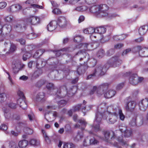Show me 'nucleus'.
Segmentation results:
<instances>
[{"label": "nucleus", "mask_w": 148, "mask_h": 148, "mask_svg": "<svg viewBox=\"0 0 148 148\" xmlns=\"http://www.w3.org/2000/svg\"><path fill=\"white\" fill-rule=\"evenodd\" d=\"M83 39V38L80 36H77L74 37L73 40L75 42H79L82 41Z\"/></svg>", "instance_id": "obj_38"}, {"label": "nucleus", "mask_w": 148, "mask_h": 148, "mask_svg": "<svg viewBox=\"0 0 148 148\" xmlns=\"http://www.w3.org/2000/svg\"><path fill=\"white\" fill-rule=\"evenodd\" d=\"M139 56L141 57H146L148 56V48H142L140 51Z\"/></svg>", "instance_id": "obj_20"}, {"label": "nucleus", "mask_w": 148, "mask_h": 148, "mask_svg": "<svg viewBox=\"0 0 148 148\" xmlns=\"http://www.w3.org/2000/svg\"><path fill=\"white\" fill-rule=\"evenodd\" d=\"M13 18V17L11 16H5L4 19L5 21L8 22H10Z\"/></svg>", "instance_id": "obj_44"}, {"label": "nucleus", "mask_w": 148, "mask_h": 148, "mask_svg": "<svg viewBox=\"0 0 148 148\" xmlns=\"http://www.w3.org/2000/svg\"><path fill=\"white\" fill-rule=\"evenodd\" d=\"M135 107V104L133 101L127 102L125 107L126 110L127 111H132Z\"/></svg>", "instance_id": "obj_12"}, {"label": "nucleus", "mask_w": 148, "mask_h": 148, "mask_svg": "<svg viewBox=\"0 0 148 148\" xmlns=\"http://www.w3.org/2000/svg\"><path fill=\"white\" fill-rule=\"evenodd\" d=\"M81 45L82 47H84L86 48L87 49H88L89 50L90 49L89 47L91 46V45L89 44L86 43V44H80V45H78V46H77V48H80V47L79 46Z\"/></svg>", "instance_id": "obj_46"}, {"label": "nucleus", "mask_w": 148, "mask_h": 148, "mask_svg": "<svg viewBox=\"0 0 148 148\" xmlns=\"http://www.w3.org/2000/svg\"><path fill=\"white\" fill-rule=\"evenodd\" d=\"M45 50L43 49H39L37 51L34 55V57L35 58L39 57L43 53Z\"/></svg>", "instance_id": "obj_30"}, {"label": "nucleus", "mask_w": 148, "mask_h": 148, "mask_svg": "<svg viewBox=\"0 0 148 148\" xmlns=\"http://www.w3.org/2000/svg\"><path fill=\"white\" fill-rule=\"evenodd\" d=\"M45 97V94L43 92L38 93L36 97L37 101H40L43 100Z\"/></svg>", "instance_id": "obj_28"}, {"label": "nucleus", "mask_w": 148, "mask_h": 148, "mask_svg": "<svg viewBox=\"0 0 148 148\" xmlns=\"http://www.w3.org/2000/svg\"><path fill=\"white\" fill-rule=\"evenodd\" d=\"M74 147L73 144L72 143H65L63 145V148H73Z\"/></svg>", "instance_id": "obj_40"}, {"label": "nucleus", "mask_w": 148, "mask_h": 148, "mask_svg": "<svg viewBox=\"0 0 148 148\" xmlns=\"http://www.w3.org/2000/svg\"><path fill=\"white\" fill-rule=\"evenodd\" d=\"M17 104L23 109H25L27 108V106L25 101L21 98H19L17 100Z\"/></svg>", "instance_id": "obj_21"}, {"label": "nucleus", "mask_w": 148, "mask_h": 148, "mask_svg": "<svg viewBox=\"0 0 148 148\" xmlns=\"http://www.w3.org/2000/svg\"><path fill=\"white\" fill-rule=\"evenodd\" d=\"M77 54L81 56H82V55L86 56L88 58V56L87 54L85 52V51L84 50H82L78 52Z\"/></svg>", "instance_id": "obj_45"}, {"label": "nucleus", "mask_w": 148, "mask_h": 148, "mask_svg": "<svg viewBox=\"0 0 148 148\" xmlns=\"http://www.w3.org/2000/svg\"><path fill=\"white\" fill-rule=\"evenodd\" d=\"M129 82L130 84L135 85L138 83V76L136 74H133L130 77Z\"/></svg>", "instance_id": "obj_13"}, {"label": "nucleus", "mask_w": 148, "mask_h": 148, "mask_svg": "<svg viewBox=\"0 0 148 148\" xmlns=\"http://www.w3.org/2000/svg\"><path fill=\"white\" fill-rule=\"evenodd\" d=\"M42 132L43 134V137L45 139V141L47 143V144H49L50 143L51 141L49 138L47 136V134L46 133L45 131L43 130H42Z\"/></svg>", "instance_id": "obj_33"}, {"label": "nucleus", "mask_w": 148, "mask_h": 148, "mask_svg": "<svg viewBox=\"0 0 148 148\" xmlns=\"http://www.w3.org/2000/svg\"><path fill=\"white\" fill-rule=\"evenodd\" d=\"M9 147L10 148H18L16 143L13 141L10 142Z\"/></svg>", "instance_id": "obj_41"}, {"label": "nucleus", "mask_w": 148, "mask_h": 148, "mask_svg": "<svg viewBox=\"0 0 148 148\" xmlns=\"http://www.w3.org/2000/svg\"><path fill=\"white\" fill-rule=\"evenodd\" d=\"M76 87H73V88L71 89L69 92H67L68 94H69L70 96H73L76 91Z\"/></svg>", "instance_id": "obj_39"}, {"label": "nucleus", "mask_w": 148, "mask_h": 148, "mask_svg": "<svg viewBox=\"0 0 148 148\" xmlns=\"http://www.w3.org/2000/svg\"><path fill=\"white\" fill-rule=\"evenodd\" d=\"M99 15L102 16H106L108 15V10L109 7L107 5L105 4H101L99 5Z\"/></svg>", "instance_id": "obj_4"}, {"label": "nucleus", "mask_w": 148, "mask_h": 148, "mask_svg": "<svg viewBox=\"0 0 148 148\" xmlns=\"http://www.w3.org/2000/svg\"><path fill=\"white\" fill-rule=\"evenodd\" d=\"M14 27L15 29L18 30L21 28L22 26L20 23H17L15 24H14Z\"/></svg>", "instance_id": "obj_54"}, {"label": "nucleus", "mask_w": 148, "mask_h": 148, "mask_svg": "<svg viewBox=\"0 0 148 148\" xmlns=\"http://www.w3.org/2000/svg\"><path fill=\"white\" fill-rule=\"evenodd\" d=\"M123 46V45L122 44H118L114 46V48L116 49H120Z\"/></svg>", "instance_id": "obj_63"}, {"label": "nucleus", "mask_w": 148, "mask_h": 148, "mask_svg": "<svg viewBox=\"0 0 148 148\" xmlns=\"http://www.w3.org/2000/svg\"><path fill=\"white\" fill-rule=\"evenodd\" d=\"M28 144V141L26 140H24L19 141L18 145L20 148H25Z\"/></svg>", "instance_id": "obj_22"}, {"label": "nucleus", "mask_w": 148, "mask_h": 148, "mask_svg": "<svg viewBox=\"0 0 148 148\" xmlns=\"http://www.w3.org/2000/svg\"><path fill=\"white\" fill-rule=\"evenodd\" d=\"M78 122L80 125L77 124L75 125V128H81L82 130L84 129L87 124V123L84 119H80L78 121Z\"/></svg>", "instance_id": "obj_15"}, {"label": "nucleus", "mask_w": 148, "mask_h": 148, "mask_svg": "<svg viewBox=\"0 0 148 148\" xmlns=\"http://www.w3.org/2000/svg\"><path fill=\"white\" fill-rule=\"evenodd\" d=\"M83 136L84 135L82 133L80 132L78 133L76 136L75 139L77 140H79L83 137Z\"/></svg>", "instance_id": "obj_52"}, {"label": "nucleus", "mask_w": 148, "mask_h": 148, "mask_svg": "<svg viewBox=\"0 0 148 148\" xmlns=\"http://www.w3.org/2000/svg\"><path fill=\"white\" fill-rule=\"evenodd\" d=\"M34 2L33 0H27L25 3L26 4H31L32 7L34 9H43V8L42 6H40L36 4H32V3Z\"/></svg>", "instance_id": "obj_18"}, {"label": "nucleus", "mask_w": 148, "mask_h": 148, "mask_svg": "<svg viewBox=\"0 0 148 148\" xmlns=\"http://www.w3.org/2000/svg\"><path fill=\"white\" fill-rule=\"evenodd\" d=\"M8 129L7 126L5 124H3L2 125L1 127L0 126V129L2 130H6Z\"/></svg>", "instance_id": "obj_64"}, {"label": "nucleus", "mask_w": 148, "mask_h": 148, "mask_svg": "<svg viewBox=\"0 0 148 148\" xmlns=\"http://www.w3.org/2000/svg\"><path fill=\"white\" fill-rule=\"evenodd\" d=\"M115 93V91L113 90H110L108 91L106 93H104V96L106 98H110L114 96Z\"/></svg>", "instance_id": "obj_25"}, {"label": "nucleus", "mask_w": 148, "mask_h": 148, "mask_svg": "<svg viewBox=\"0 0 148 148\" xmlns=\"http://www.w3.org/2000/svg\"><path fill=\"white\" fill-rule=\"evenodd\" d=\"M90 145H97L99 143V141L97 140L92 137H90Z\"/></svg>", "instance_id": "obj_37"}, {"label": "nucleus", "mask_w": 148, "mask_h": 148, "mask_svg": "<svg viewBox=\"0 0 148 148\" xmlns=\"http://www.w3.org/2000/svg\"><path fill=\"white\" fill-rule=\"evenodd\" d=\"M53 13L55 14H58L61 13L60 11L58 8H54L52 11Z\"/></svg>", "instance_id": "obj_59"}, {"label": "nucleus", "mask_w": 148, "mask_h": 148, "mask_svg": "<svg viewBox=\"0 0 148 148\" xmlns=\"http://www.w3.org/2000/svg\"><path fill=\"white\" fill-rule=\"evenodd\" d=\"M60 93V91H59V92L58 91L56 94V99L58 102V106L60 107H62L64 106L67 103V101L64 100H61L58 101V99H60V97H64L63 95H59V94Z\"/></svg>", "instance_id": "obj_7"}, {"label": "nucleus", "mask_w": 148, "mask_h": 148, "mask_svg": "<svg viewBox=\"0 0 148 148\" xmlns=\"http://www.w3.org/2000/svg\"><path fill=\"white\" fill-rule=\"evenodd\" d=\"M104 134L106 140H108L109 139L110 133L109 132H104Z\"/></svg>", "instance_id": "obj_57"}, {"label": "nucleus", "mask_w": 148, "mask_h": 148, "mask_svg": "<svg viewBox=\"0 0 148 148\" xmlns=\"http://www.w3.org/2000/svg\"><path fill=\"white\" fill-rule=\"evenodd\" d=\"M84 32L86 34H92L95 33V29L92 27H90L85 29L84 30Z\"/></svg>", "instance_id": "obj_29"}, {"label": "nucleus", "mask_w": 148, "mask_h": 148, "mask_svg": "<svg viewBox=\"0 0 148 148\" xmlns=\"http://www.w3.org/2000/svg\"><path fill=\"white\" fill-rule=\"evenodd\" d=\"M47 88L49 90H50L53 87V84L51 83H48L46 86Z\"/></svg>", "instance_id": "obj_62"}, {"label": "nucleus", "mask_w": 148, "mask_h": 148, "mask_svg": "<svg viewBox=\"0 0 148 148\" xmlns=\"http://www.w3.org/2000/svg\"><path fill=\"white\" fill-rule=\"evenodd\" d=\"M106 28L104 27H100L95 28V33L99 34H104L106 32Z\"/></svg>", "instance_id": "obj_27"}, {"label": "nucleus", "mask_w": 148, "mask_h": 148, "mask_svg": "<svg viewBox=\"0 0 148 148\" xmlns=\"http://www.w3.org/2000/svg\"><path fill=\"white\" fill-rule=\"evenodd\" d=\"M29 145L33 146H38L40 144V141L36 138H32L29 142Z\"/></svg>", "instance_id": "obj_26"}, {"label": "nucleus", "mask_w": 148, "mask_h": 148, "mask_svg": "<svg viewBox=\"0 0 148 148\" xmlns=\"http://www.w3.org/2000/svg\"><path fill=\"white\" fill-rule=\"evenodd\" d=\"M31 56V55L30 53H26L23 56V59L24 60H26L27 58H29Z\"/></svg>", "instance_id": "obj_50"}, {"label": "nucleus", "mask_w": 148, "mask_h": 148, "mask_svg": "<svg viewBox=\"0 0 148 148\" xmlns=\"http://www.w3.org/2000/svg\"><path fill=\"white\" fill-rule=\"evenodd\" d=\"M114 115L109 114L106 119L108 123L111 124H113L116 122L117 115L116 113H114Z\"/></svg>", "instance_id": "obj_9"}, {"label": "nucleus", "mask_w": 148, "mask_h": 148, "mask_svg": "<svg viewBox=\"0 0 148 148\" xmlns=\"http://www.w3.org/2000/svg\"><path fill=\"white\" fill-rule=\"evenodd\" d=\"M104 55V51L102 49L99 51L97 53V56L98 57L101 58Z\"/></svg>", "instance_id": "obj_47"}, {"label": "nucleus", "mask_w": 148, "mask_h": 148, "mask_svg": "<svg viewBox=\"0 0 148 148\" xmlns=\"http://www.w3.org/2000/svg\"><path fill=\"white\" fill-rule=\"evenodd\" d=\"M138 105L140 109L145 110L148 106V99L146 98L143 100L139 103Z\"/></svg>", "instance_id": "obj_10"}, {"label": "nucleus", "mask_w": 148, "mask_h": 148, "mask_svg": "<svg viewBox=\"0 0 148 148\" xmlns=\"http://www.w3.org/2000/svg\"><path fill=\"white\" fill-rule=\"evenodd\" d=\"M88 8L86 6H83L77 7L75 9V10L79 12H82L86 10Z\"/></svg>", "instance_id": "obj_35"}, {"label": "nucleus", "mask_w": 148, "mask_h": 148, "mask_svg": "<svg viewBox=\"0 0 148 148\" xmlns=\"http://www.w3.org/2000/svg\"><path fill=\"white\" fill-rule=\"evenodd\" d=\"M118 111L120 119L121 121H123L125 118V116L123 113L122 110L120 108H119L118 109Z\"/></svg>", "instance_id": "obj_32"}, {"label": "nucleus", "mask_w": 148, "mask_h": 148, "mask_svg": "<svg viewBox=\"0 0 148 148\" xmlns=\"http://www.w3.org/2000/svg\"><path fill=\"white\" fill-rule=\"evenodd\" d=\"M21 6L19 5L16 4L12 5L9 8V11L12 12L18 11L21 8Z\"/></svg>", "instance_id": "obj_19"}, {"label": "nucleus", "mask_w": 148, "mask_h": 148, "mask_svg": "<svg viewBox=\"0 0 148 148\" xmlns=\"http://www.w3.org/2000/svg\"><path fill=\"white\" fill-rule=\"evenodd\" d=\"M25 66L24 64H21V61L18 60H14L12 63V68L14 73H17L20 69Z\"/></svg>", "instance_id": "obj_3"}, {"label": "nucleus", "mask_w": 148, "mask_h": 148, "mask_svg": "<svg viewBox=\"0 0 148 148\" xmlns=\"http://www.w3.org/2000/svg\"><path fill=\"white\" fill-rule=\"evenodd\" d=\"M119 56H116L112 58L111 59L112 60V61H116L115 64L118 66H119L120 64V63L118 62V60H119Z\"/></svg>", "instance_id": "obj_49"}, {"label": "nucleus", "mask_w": 148, "mask_h": 148, "mask_svg": "<svg viewBox=\"0 0 148 148\" xmlns=\"http://www.w3.org/2000/svg\"><path fill=\"white\" fill-rule=\"evenodd\" d=\"M108 84H103L97 88L95 86L92 87L90 89L89 94L90 95L93 94L95 91L96 90L97 95L98 96L100 97L104 93L103 87H104V88H106Z\"/></svg>", "instance_id": "obj_1"}, {"label": "nucleus", "mask_w": 148, "mask_h": 148, "mask_svg": "<svg viewBox=\"0 0 148 148\" xmlns=\"http://www.w3.org/2000/svg\"><path fill=\"white\" fill-rule=\"evenodd\" d=\"M105 71H106V69L102 68L101 66L100 65L96 67L95 70V72L94 73H95V74L102 75L103 74L102 73H104Z\"/></svg>", "instance_id": "obj_24"}, {"label": "nucleus", "mask_w": 148, "mask_h": 148, "mask_svg": "<svg viewBox=\"0 0 148 148\" xmlns=\"http://www.w3.org/2000/svg\"><path fill=\"white\" fill-rule=\"evenodd\" d=\"M141 47L138 46L136 47H134L133 49L132 50L133 52L134 53L138 52L139 55L140 51L142 49Z\"/></svg>", "instance_id": "obj_43"}, {"label": "nucleus", "mask_w": 148, "mask_h": 148, "mask_svg": "<svg viewBox=\"0 0 148 148\" xmlns=\"http://www.w3.org/2000/svg\"><path fill=\"white\" fill-rule=\"evenodd\" d=\"M99 5H93L90 8L89 10L90 12L98 15L99 12Z\"/></svg>", "instance_id": "obj_16"}, {"label": "nucleus", "mask_w": 148, "mask_h": 148, "mask_svg": "<svg viewBox=\"0 0 148 148\" xmlns=\"http://www.w3.org/2000/svg\"><path fill=\"white\" fill-rule=\"evenodd\" d=\"M138 105L140 109L145 110L148 106V99L146 98L143 100L139 103Z\"/></svg>", "instance_id": "obj_11"}, {"label": "nucleus", "mask_w": 148, "mask_h": 148, "mask_svg": "<svg viewBox=\"0 0 148 148\" xmlns=\"http://www.w3.org/2000/svg\"><path fill=\"white\" fill-rule=\"evenodd\" d=\"M16 46L14 45L13 44H11L10 49V51L11 52H13L16 50Z\"/></svg>", "instance_id": "obj_55"}, {"label": "nucleus", "mask_w": 148, "mask_h": 148, "mask_svg": "<svg viewBox=\"0 0 148 148\" xmlns=\"http://www.w3.org/2000/svg\"><path fill=\"white\" fill-rule=\"evenodd\" d=\"M86 107L85 106H82V104H79L76 105L75 107H74L73 108V111H75L79 109L82 108V109L85 110Z\"/></svg>", "instance_id": "obj_36"}, {"label": "nucleus", "mask_w": 148, "mask_h": 148, "mask_svg": "<svg viewBox=\"0 0 148 148\" xmlns=\"http://www.w3.org/2000/svg\"><path fill=\"white\" fill-rule=\"evenodd\" d=\"M102 114L100 112H98L96 114V116L95 121L94 122V124L95 125L97 124V125L94 126L90 125V127H91L93 130L96 132L100 130L99 123L101 121L102 118L103 117Z\"/></svg>", "instance_id": "obj_2"}, {"label": "nucleus", "mask_w": 148, "mask_h": 148, "mask_svg": "<svg viewBox=\"0 0 148 148\" xmlns=\"http://www.w3.org/2000/svg\"><path fill=\"white\" fill-rule=\"evenodd\" d=\"M39 21V18L38 17L35 16H32L29 18L27 20V22L28 23L33 25L38 24Z\"/></svg>", "instance_id": "obj_8"}, {"label": "nucleus", "mask_w": 148, "mask_h": 148, "mask_svg": "<svg viewBox=\"0 0 148 148\" xmlns=\"http://www.w3.org/2000/svg\"><path fill=\"white\" fill-rule=\"evenodd\" d=\"M131 51V49L130 48H128L125 50L123 51L122 53V55L123 56L126 55L128 53H129Z\"/></svg>", "instance_id": "obj_60"}, {"label": "nucleus", "mask_w": 148, "mask_h": 148, "mask_svg": "<svg viewBox=\"0 0 148 148\" xmlns=\"http://www.w3.org/2000/svg\"><path fill=\"white\" fill-rule=\"evenodd\" d=\"M56 22L55 21H51L47 26V30L49 31H52L56 28Z\"/></svg>", "instance_id": "obj_17"}, {"label": "nucleus", "mask_w": 148, "mask_h": 148, "mask_svg": "<svg viewBox=\"0 0 148 148\" xmlns=\"http://www.w3.org/2000/svg\"><path fill=\"white\" fill-rule=\"evenodd\" d=\"M114 51L113 49H110L108 51L107 53V55L108 56H109L112 55L114 53Z\"/></svg>", "instance_id": "obj_61"}, {"label": "nucleus", "mask_w": 148, "mask_h": 148, "mask_svg": "<svg viewBox=\"0 0 148 148\" xmlns=\"http://www.w3.org/2000/svg\"><path fill=\"white\" fill-rule=\"evenodd\" d=\"M16 104L13 103H10L7 104L6 107H8L12 109H14L16 108Z\"/></svg>", "instance_id": "obj_42"}, {"label": "nucleus", "mask_w": 148, "mask_h": 148, "mask_svg": "<svg viewBox=\"0 0 148 148\" xmlns=\"http://www.w3.org/2000/svg\"><path fill=\"white\" fill-rule=\"evenodd\" d=\"M57 24L61 27L63 28L66 26L70 25V24L67 22L65 18L64 17H61L58 20Z\"/></svg>", "instance_id": "obj_5"}, {"label": "nucleus", "mask_w": 148, "mask_h": 148, "mask_svg": "<svg viewBox=\"0 0 148 148\" xmlns=\"http://www.w3.org/2000/svg\"><path fill=\"white\" fill-rule=\"evenodd\" d=\"M90 136L87 137L85 138L83 142V145L84 146H88L90 145Z\"/></svg>", "instance_id": "obj_31"}, {"label": "nucleus", "mask_w": 148, "mask_h": 148, "mask_svg": "<svg viewBox=\"0 0 148 148\" xmlns=\"http://www.w3.org/2000/svg\"><path fill=\"white\" fill-rule=\"evenodd\" d=\"M36 35L33 33H30L27 36V38L29 39H33L34 38L36 37Z\"/></svg>", "instance_id": "obj_53"}, {"label": "nucleus", "mask_w": 148, "mask_h": 148, "mask_svg": "<svg viewBox=\"0 0 148 148\" xmlns=\"http://www.w3.org/2000/svg\"><path fill=\"white\" fill-rule=\"evenodd\" d=\"M53 116L54 117H56L57 116V113L56 112H54L52 114H49L48 113L47 114V113H45V118L48 121H53L54 120V119H53V120H51V119L50 118H49L48 119H47L46 118V117L47 116H48L50 117L51 116Z\"/></svg>", "instance_id": "obj_34"}, {"label": "nucleus", "mask_w": 148, "mask_h": 148, "mask_svg": "<svg viewBox=\"0 0 148 148\" xmlns=\"http://www.w3.org/2000/svg\"><path fill=\"white\" fill-rule=\"evenodd\" d=\"M120 130L122 133L125 137H129L131 135L132 131L127 129L125 125H122L119 126Z\"/></svg>", "instance_id": "obj_6"}, {"label": "nucleus", "mask_w": 148, "mask_h": 148, "mask_svg": "<svg viewBox=\"0 0 148 148\" xmlns=\"http://www.w3.org/2000/svg\"><path fill=\"white\" fill-rule=\"evenodd\" d=\"M46 82V81L43 80H41L38 81L36 85L38 87H40L42 86Z\"/></svg>", "instance_id": "obj_48"}, {"label": "nucleus", "mask_w": 148, "mask_h": 148, "mask_svg": "<svg viewBox=\"0 0 148 148\" xmlns=\"http://www.w3.org/2000/svg\"><path fill=\"white\" fill-rule=\"evenodd\" d=\"M148 29V27L147 25H144L140 27L138 29V33L140 35L145 34Z\"/></svg>", "instance_id": "obj_23"}, {"label": "nucleus", "mask_w": 148, "mask_h": 148, "mask_svg": "<svg viewBox=\"0 0 148 148\" xmlns=\"http://www.w3.org/2000/svg\"><path fill=\"white\" fill-rule=\"evenodd\" d=\"M3 110L4 116L6 119L9 120L12 118L13 115L9 112L8 109L4 107L3 108Z\"/></svg>", "instance_id": "obj_14"}, {"label": "nucleus", "mask_w": 148, "mask_h": 148, "mask_svg": "<svg viewBox=\"0 0 148 148\" xmlns=\"http://www.w3.org/2000/svg\"><path fill=\"white\" fill-rule=\"evenodd\" d=\"M6 95L4 93L0 94V103H2L6 99Z\"/></svg>", "instance_id": "obj_51"}, {"label": "nucleus", "mask_w": 148, "mask_h": 148, "mask_svg": "<svg viewBox=\"0 0 148 148\" xmlns=\"http://www.w3.org/2000/svg\"><path fill=\"white\" fill-rule=\"evenodd\" d=\"M7 73L8 74V79L10 81V86H12L13 85H14V81L12 80V78L10 77V75L7 72Z\"/></svg>", "instance_id": "obj_58"}, {"label": "nucleus", "mask_w": 148, "mask_h": 148, "mask_svg": "<svg viewBox=\"0 0 148 148\" xmlns=\"http://www.w3.org/2000/svg\"><path fill=\"white\" fill-rule=\"evenodd\" d=\"M7 5L6 3L5 2H0V9L5 8Z\"/></svg>", "instance_id": "obj_56"}]
</instances>
